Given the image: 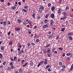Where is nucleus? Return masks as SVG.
Instances as JSON below:
<instances>
[{"label":"nucleus","mask_w":73,"mask_h":73,"mask_svg":"<svg viewBox=\"0 0 73 73\" xmlns=\"http://www.w3.org/2000/svg\"><path fill=\"white\" fill-rule=\"evenodd\" d=\"M65 24H66L67 25H68V21H66V22L65 23Z\"/></svg>","instance_id":"34"},{"label":"nucleus","mask_w":73,"mask_h":73,"mask_svg":"<svg viewBox=\"0 0 73 73\" xmlns=\"http://www.w3.org/2000/svg\"><path fill=\"white\" fill-rule=\"evenodd\" d=\"M12 42H13L12 41H10L9 42V45H12Z\"/></svg>","instance_id":"25"},{"label":"nucleus","mask_w":73,"mask_h":73,"mask_svg":"<svg viewBox=\"0 0 73 73\" xmlns=\"http://www.w3.org/2000/svg\"><path fill=\"white\" fill-rule=\"evenodd\" d=\"M50 16L51 18H52V19H54V18L55 17V16H54V14H51L50 15Z\"/></svg>","instance_id":"2"},{"label":"nucleus","mask_w":73,"mask_h":73,"mask_svg":"<svg viewBox=\"0 0 73 73\" xmlns=\"http://www.w3.org/2000/svg\"><path fill=\"white\" fill-rule=\"evenodd\" d=\"M50 49H48L47 51V53H49V52H50Z\"/></svg>","instance_id":"48"},{"label":"nucleus","mask_w":73,"mask_h":73,"mask_svg":"<svg viewBox=\"0 0 73 73\" xmlns=\"http://www.w3.org/2000/svg\"><path fill=\"white\" fill-rule=\"evenodd\" d=\"M3 55L1 54L0 53V58H3Z\"/></svg>","instance_id":"21"},{"label":"nucleus","mask_w":73,"mask_h":73,"mask_svg":"<svg viewBox=\"0 0 73 73\" xmlns=\"http://www.w3.org/2000/svg\"><path fill=\"white\" fill-rule=\"evenodd\" d=\"M49 16V14H46L45 16V18H47Z\"/></svg>","instance_id":"33"},{"label":"nucleus","mask_w":73,"mask_h":73,"mask_svg":"<svg viewBox=\"0 0 73 73\" xmlns=\"http://www.w3.org/2000/svg\"><path fill=\"white\" fill-rule=\"evenodd\" d=\"M37 28V27L36 26H35L34 27V29H36Z\"/></svg>","instance_id":"58"},{"label":"nucleus","mask_w":73,"mask_h":73,"mask_svg":"<svg viewBox=\"0 0 73 73\" xmlns=\"http://www.w3.org/2000/svg\"><path fill=\"white\" fill-rule=\"evenodd\" d=\"M35 14L34 13L32 15V17H33V18H35Z\"/></svg>","instance_id":"23"},{"label":"nucleus","mask_w":73,"mask_h":73,"mask_svg":"<svg viewBox=\"0 0 73 73\" xmlns=\"http://www.w3.org/2000/svg\"><path fill=\"white\" fill-rule=\"evenodd\" d=\"M58 49L59 50H60L62 51V48H59Z\"/></svg>","instance_id":"36"},{"label":"nucleus","mask_w":73,"mask_h":73,"mask_svg":"<svg viewBox=\"0 0 73 73\" xmlns=\"http://www.w3.org/2000/svg\"><path fill=\"white\" fill-rule=\"evenodd\" d=\"M3 25H4L5 26L6 25H7V24L6 23V22H3Z\"/></svg>","instance_id":"30"},{"label":"nucleus","mask_w":73,"mask_h":73,"mask_svg":"<svg viewBox=\"0 0 73 73\" xmlns=\"http://www.w3.org/2000/svg\"><path fill=\"white\" fill-rule=\"evenodd\" d=\"M68 39L70 40H73V38L71 36H68Z\"/></svg>","instance_id":"7"},{"label":"nucleus","mask_w":73,"mask_h":73,"mask_svg":"<svg viewBox=\"0 0 73 73\" xmlns=\"http://www.w3.org/2000/svg\"><path fill=\"white\" fill-rule=\"evenodd\" d=\"M4 0H1V3H4Z\"/></svg>","instance_id":"62"},{"label":"nucleus","mask_w":73,"mask_h":73,"mask_svg":"<svg viewBox=\"0 0 73 73\" xmlns=\"http://www.w3.org/2000/svg\"><path fill=\"white\" fill-rule=\"evenodd\" d=\"M50 66V65L49 64H48L47 66H46V68H49V67Z\"/></svg>","instance_id":"47"},{"label":"nucleus","mask_w":73,"mask_h":73,"mask_svg":"<svg viewBox=\"0 0 73 73\" xmlns=\"http://www.w3.org/2000/svg\"><path fill=\"white\" fill-rule=\"evenodd\" d=\"M0 68L1 69H3L4 68V66H3V65H1L0 66Z\"/></svg>","instance_id":"24"},{"label":"nucleus","mask_w":73,"mask_h":73,"mask_svg":"<svg viewBox=\"0 0 73 73\" xmlns=\"http://www.w3.org/2000/svg\"><path fill=\"white\" fill-rule=\"evenodd\" d=\"M31 44L32 45H33V46L36 45V44H35L33 42H31Z\"/></svg>","instance_id":"29"},{"label":"nucleus","mask_w":73,"mask_h":73,"mask_svg":"<svg viewBox=\"0 0 73 73\" xmlns=\"http://www.w3.org/2000/svg\"><path fill=\"white\" fill-rule=\"evenodd\" d=\"M27 31L28 32H29L28 33V34H31V33H32V32L31 31H30V30H27Z\"/></svg>","instance_id":"17"},{"label":"nucleus","mask_w":73,"mask_h":73,"mask_svg":"<svg viewBox=\"0 0 73 73\" xmlns=\"http://www.w3.org/2000/svg\"><path fill=\"white\" fill-rule=\"evenodd\" d=\"M65 28H63L62 29V32H64L65 30Z\"/></svg>","instance_id":"35"},{"label":"nucleus","mask_w":73,"mask_h":73,"mask_svg":"<svg viewBox=\"0 0 73 73\" xmlns=\"http://www.w3.org/2000/svg\"><path fill=\"white\" fill-rule=\"evenodd\" d=\"M12 9H16V7L14 6L13 7H12Z\"/></svg>","instance_id":"22"},{"label":"nucleus","mask_w":73,"mask_h":73,"mask_svg":"<svg viewBox=\"0 0 73 73\" xmlns=\"http://www.w3.org/2000/svg\"><path fill=\"white\" fill-rule=\"evenodd\" d=\"M53 37V36L52 35H50V36H49L48 37V38H49L50 39H52V37Z\"/></svg>","instance_id":"26"},{"label":"nucleus","mask_w":73,"mask_h":73,"mask_svg":"<svg viewBox=\"0 0 73 73\" xmlns=\"http://www.w3.org/2000/svg\"><path fill=\"white\" fill-rule=\"evenodd\" d=\"M40 63L41 64H42L44 63V60H43V61H41Z\"/></svg>","instance_id":"55"},{"label":"nucleus","mask_w":73,"mask_h":73,"mask_svg":"<svg viewBox=\"0 0 73 73\" xmlns=\"http://www.w3.org/2000/svg\"><path fill=\"white\" fill-rule=\"evenodd\" d=\"M62 14L63 15H64V17H65V16H66V12H63L62 13Z\"/></svg>","instance_id":"11"},{"label":"nucleus","mask_w":73,"mask_h":73,"mask_svg":"<svg viewBox=\"0 0 73 73\" xmlns=\"http://www.w3.org/2000/svg\"><path fill=\"white\" fill-rule=\"evenodd\" d=\"M20 31V28L19 27H17L15 28L16 31Z\"/></svg>","instance_id":"4"},{"label":"nucleus","mask_w":73,"mask_h":73,"mask_svg":"<svg viewBox=\"0 0 73 73\" xmlns=\"http://www.w3.org/2000/svg\"><path fill=\"white\" fill-rule=\"evenodd\" d=\"M17 22L19 23H22V21L21 20H20V19H18L17 20Z\"/></svg>","instance_id":"8"},{"label":"nucleus","mask_w":73,"mask_h":73,"mask_svg":"<svg viewBox=\"0 0 73 73\" xmlns=\"http://www.w3.org/2000/svg\"><path fill=\"white\" fill-rule=\"evenodd\" d=\"M48 26H49L48 25H46L43 26V28H47V27H48Z\"/></svg>","instance_id":"6"},{"label":"nucleus","mask_w":73,"mask_h":73,"mask_svg":"<svg viewBox=\"0 0 73 73\" xmlns=\"http://www.w3.org/2000/svg\"><path fill=\"white\" fill-rule=\"evenodd\" d=\"M41 64H40V63L39 62V63L37 67L38 68V67H39V66L41 65Z\"/></svg>","instance_id":"41"},{"label":"nucleus","mask_w":73,"mask_h":73,"mask_svg":"<svg viewBox=\"0 0 73 73\" xmlns=\"http://www.w3.org/2000/svg\"><path fill=\"white\" fill-rule=\"evenodd\" d=\"M36 42H39V39H37L36 40Z\"/></svg>","instance_id":"28"},{"label":"nucleus","mask_w":73,"mask_h":73,"mask_svg":"<svg viewBox=\"0 0 73 73\" xmlns=\"http://www.w3.org/2000/svg\"><path fill=\"white\" fill-rule=\"evenodd\" d=\"M6 64V62H4L3 63V65H5Z\"/></svg>","instance_id":"52"},{"label":"nucleus","mask_w":73,"mask_h":73,"mask_svg":"<svg viewBox=\"0 0 73 73\" xmlns=\"http://www.w3.org/2000/svg\"><path fill=\"white\" fill-rule=\"evenodd\" d=\"M23 69H22V68H21L19 71V72H23Z\"/></svg>","instance_id":"14"},{"label":"nucleus","mask_w":73,"mask_h":73,"mask_svg":"<svg viewBox=\"0 0 73 73\" xmlns=\"http://www.w3.org/2000/svg\"><path fill=\"white\" fill-rule=\"evenodd\" d=\"M7 23L8 24H9V25H10V24H11V22H10V21H7Z\"/></svg>","instance_id":"32"},{"label":"nucleus","mask_w":73,"mask_h":73,"mask_svg":"<svg viewBox=\"0 0 73 73\" xmlns=\"http://www.w3.org/2000/svg\"><path fill=\"white\" fill-rule=\"evenodd\" d=\"M73 32H70V33H69L67 35V36H72V35H73Z\"/></svg>","instance_id":"5"},{"label":"nucleus","mask_w":73,"mask_h":73,"mask_svg":"<svg viewBox=\"0 0 73 73\" xmlns=\"http://www.w3.org/2000/svg\"><path fill=\"white\" fill-rule=\"evenodd\" d=\"M50 26L52 27V26H53V25H54V21L52 20H50Z\"/></svg>","instance_id":"1"},{"label":"nucleus","mask_w":73,"mask_h":73,"mask_svg":"<svg viewBox=\"0 0 73 73\" xmlns=\"http://www.w3.org/2000/svg\"><path fill=\"white\" fill-rule=\"evenodd\" d=\"M59 38H60L59 36L58 35L56 37V39L57 40H58V39H59Z\"/></svg>","instance_id":"37"},{"label":"nucleus","mask_w":73,"mask_h":73,"mask_svg":"<svg viewBox=\"0 0 73 73\" xmlns=\"http://www.w3.org/2000/svg\"><path fill=\"white\" fill-rule=\"evenodd\" d=\"M11 69H13V68H14V66H13V65H11Z\"/></svg>","instance_id":"39"},{"label":"nucleus","mask_w":73,"mask_h":73,"mask_svg":"<svg viewBox=\"0 0 73 73\" xmlns=\"http://www.w3.org/2000/svg\"><path fill=\"white\" fill-rule=\"evenodd\" d=\"M1 50H4V46H2L1 48Z\"/></svg>","instance_id":"13"},{"label":"nucleus","mask_w":73,"mask_h":73,"mask_svg":"<svg viewBox=\"0 0 73 73\" xmlns=\"http://www.w3.org/2000/svg\"><path fill=\"white\" fill-rule=\"evenodd\" d=\"M50 70H51V69H50V68H48V72H50Z\"/></svg>","instance_id":"61"},{"label":"nucleus","mask_w":73,"mask_h":73,"mask_svg":"<svg viewBox=\"0 0 73 73\" xmlns=\"http://www.w3.org/2000/svg\"><path fill=\"white\" fill-rule=\"evenodd\" d=\"M66 60H70V58L68 57L66 59Z\"/></svg>","instance_id":"60"},{"label":"nucleus","mask_w":73,"mask_h":73,"mask_svg":"<svg viewBox=\"0 0 73 73\" xmlns=\"http://www.w3.org/2000/svg\"><path fill=\"white\" fill-rule=\"evenodd\" d=\"M68 9H69V7H68V6H67L65 8L66 10H68Z\"/></svg>","instance_id":"31"},{"label":"nucleus","mask_w":73,"mask_h":73,"mask_svg":"<svg viewBox=\"0 0 73 73\" xmlns=\"http://www.w3.org/2000/svg\"><path fill=\"white\" fill-rule=\"evenodd\" d=\"M30 45H31V44L30 43H29V42L28 43V45H27L28 46H29Z\"/></svg>","instance_id":"43"},{"label":"nucleus","mask_w":73,"mask_h":73,"mask_svg":"<svg viewBox=\"0 0 73 73\" xmlns=\"http://www.w3.org/2000/svg\"><path fill=\"white\" fill-rule=\"evenodd\" d=\"M48 7H50V6H51V3H49L48 4Z\"/></svg>","instance_id":"40"},{"label":"nucleus","mask_w":73,"mask_h":73,"mask_svg":"<svg viewBox=\"0 0 73 73\" xmlns=\"http://www.w3.org/2000/svg\"><path fill=\"white\" fill-rule=\"evenodd\" d=\"M18 4L19 5H21V2H18Z\"/></svg>","instance_id":"59"},{"label":"nucleus","mask_w":73,"mask_h":73,"mask_svg":"<svg viewBox=\"0 0 73 73\" xmlns=\"http://www.w3.org/2000/svg\"><path fill=\"white\" fill-rule=\"evenodd\" d=\"M10 34H11V31H9V32H8L7 33V35H8V36H9Z\"/></svg>","instance_id":"38"},{"label":"nucleus","mask_w":73,"mask_h":73,"mask_svg":"<svg viewBox=\"0 0 73 73\" xmlns=\"http://www.w3.org/2000/svg\"><path fill=\"white\" fill-rule=\"evenodd\" d=\"M50 46V44H48L46 45V46H45V47H49V46Z\"/></svg>","instance_id":"16"},{"label":"nucleus","mask_w":73,"mask_h":73,"mask_svg":"<svg viewBox=\"0 0 73 73\" xmlns=\"http://www.w3.org/2000/svg\"><path fill=\"white\" fill-rule=\"evenodd\" d=\"M30 64L31 66H33V62L32 61H30Z\"/></svg>","instance_id":"9"},{"label":"nucleus","mask_w":73,"mask_h":73,"mask_svg":"<svg viewBox=\"0 0 73 73\" xmlns=\"http://www.w3.org/2000/svg\"><path fill=\"white\" fill-rule=\"evenodd\" d=\"M71 53H67L66 54V56H69L71 55Z\"/></svg>","instance_id":"20"},{"label":"nucleus","mask_w":73,"mask_h":73,"mask_svg":"<svg viewBox=\"0 0 73 73\" xmlns=\"http://www.w3.org/2000/svg\"><path fill=\"white\" fill-rule=\"evenodd\" d=\"M60 20H64V19H65V18H64V17L61 18H60Z\"/></svg>","instance_id":"53"},{"label":"nucleus","mask_w":73,"mask_h":73,"mask_svg":"<svg viewBox=\"0 0 73 73\" xmlns=\"http://www.w3.org/2000/svg\"><path fill=\"white\" fill-rule=\"evenodd\" d=\"M59 65H62V62H60L59 63Z\"/></svg>","instance_id":"45"},{"label":"nucleus","mask_w":73,"mask_h":73,"mask_svg":"<svg viewBox=\"0 0 73 73\" xmlns=\"http://www.w3.org/2000/svg\"><path fill=\"white\" fill-rule=\"evenodd\" d=\"M28 23L29 24H32V22L31 21H29L28 22Z\"/></svg>","instance_id":"42"},{"label":"nucleus","mask_w":73,"mask_h":73,"mask_svg":"<svg viewBox=\"0 0 73 73\" xmlns=\"http://www.w3.org/2000/svg\"><path fill=\"white\" fill-rule=\"evenodd\" d=\"M44 63L45 65H46V64H48V62H45V61H44Z\"/></svg>","instance_id":"57"},{"label":"nucleus","mask_w":73,"mask_h":73,"mask_svg":"<svg viewBox=\"0 0 73 73\" xmlns=\"http://www.w3.org/2000/svg\"><path fill=\"white\" fill-rule=\"evenodd\" d=\"M18 52L19 53V54H21V51H19Z\"/></svg>","instance_id":"54"},{"label":"nucleus","mask_w":73,"mask_h":73,"mask_svg":"<svg viewBox=\"0 0 73 73\" xmlns=\"http://www.w3.org/2000/svg\"><path fill=\"white\" fill-rule=\"evenodd\" d=\"M65 56V53H63L62 54V56H63V57H64Z\"/></svg>","instance_id":"50"},{"label":"nucleus","mask_w":73,"mask_h":73,"mask_svg":"<svg viewBox=\"0 0 73 73\" xmlns=\"http://www.w3.org/2000/svg\"><path fill=\"white\" fill-rule=\"evenodd\" d=\"M55 9V7H54V6H53L51 7V10L52 11H53L54 10V9Z\"/></svg>","instance_id":"10"},{"label":"nucleus","mask_w":73,"mask_h":73,"mask_svg":"<svg viewBox=\"0 0 73 73\" xmlns=\"http://www.w3.org/2000/svg\"><path fill=\"white\" fill-rule=\"evenodd\" d=\"M48 21V20L46 19L44 20V22L45 23H47V22Z\"/></svg>","instance_id":"46"},{"label":"nucleus","mask_w":73,"mask_h":73,"mask_svg":"<svg viewBox=\"0 0 73 73\" xmlns=\"http://www.w3.org/2000/svg\"><path fill=\"white\" fill-rule=\"evenodd\" d=\"M62 72H64L65 71V69L63 68L61 69Z\"/></svg>","instance_id":"49"},{"label":"nucleus","mask_w":73,"mask_h":73,"mask_svg":"<svg viewBox=\"0 0 73 73\" xmlns=\"http://www.w3.org/2000/svg\"><path fill=\"white\" fill-rule=\"evenodd\" d=\"M24 8V9H27L28 8V6L27 5L25 6Z\"/></svg>","instance_id":"27"},{"label":"nucleus","mask_w":73,"mask_h":73,"mask_svg":"<svg viewBox=\"0 0 73 73\" xmlns=\"http://www.w3.org/2000/svg\"><path fill=\"white\" fill-rule=\"evenodd\" d=\"M22 11H23L24 12H27V10L25 9H23L22 10Z\"/></svg>","instance_id":"12"},{"label":"nucleus","mask_w":73,"mask_h":73,"mask_svg":"<svg viewBox=\"0 0 73 73\" xmlns=\"http://www.w3.org/2000/svg\"><path fill=\"white\" fill-rule=\"evenodd\" d=\"M24 53V50H21V53Z\"/></svg>","instance_id":"44"},{"label":"nucleus","mask_w":73,"mask_h":73,"mask_svg":"<svg viewBox=\"0 0 73 73\" xmlns=\"http://www.w3.org/2000/svg\"><path fill=\"white\" fill-rule=\"evenodd\" d=\"M28 64V62H26L25 64L23 66V67H25V66H26Z\"/></svg>","instance_id":"15"},{"label":"nucleus","mask_w":73,"mask_h":73,"mask_svg":"<svg viewBox=\"0 0 73 73\" xmlns=\"http://www.w3.org/2000/svg\"><path fill=\"white\" fill-rule=\"evenodd\" d=\"M17 60H18V62H20V61H21L20 59H18Z\"/></svg>","instance_id":"64"},{"label":"nucleus","mask_w":73,"mask_h":73,"mask_svg":"<svg viewBox=\"0 0 73 73\" xmlns=\"http://www.w3.org/2000/svg\"><path fill=\"white\" fill-rule=\"evenodd\" d=\"M62 68H65V65H63L62 66Z\"/></svg>","instance_id":"56"},{"label":"nucleus","mask_w":73,"mask_h":73,"mask_svg":"<svg viewBox=\"0 0 73 73\" xmlns=\"http://www.w3.org/2000/svg\"><path fill=\"white\" fill-rule=\"evenodd\" d=\"M50 55H51V54H48V57H50Z\"/></svg>","instance_id":"51"},{"label":"nucleus","mask_w":73,"mask_h":73,"mask_svg":"<svg viewBox=\"0 0 73 73\" xmlns=\"http://www.w3.org/2000/svg\"><path fill=\"white\" fill-rule=\"evenodd\" d=\"M7 70L8 71H11V68L10 67H8L7 68Z\"/></svg>","instance_id":"19"},{"label":"nucleus","mask_w":73,"mask_h":73,"mask_svg":"<svg viewBox=\"0 0 73 73\" xmlns=\"http://www.w3.org/2000/svg\"><path fill=\"white\" fill-rule=\"evenodd\" d=\"M14 61H17V57H16V56H14Z\"/></svg>","instance_id":"18"},{"label":"nucleus","mask_w":73,"mask_h":73,"mask_svg":"<svg viewBox=\"0 0 73 73\" xmlns=\"http://www.w3.org/2000/svg\"><path fill=\"white\" fill-rule=\"evenodd\" d=\"M39 9L41 11H44V7L43 6H41L39 8Z\"/></svg>","instance_id":"3"},{"label":"nucleus","mask_w":73,"mask_h":73,"mask_svg":"<svg viewBox=\"0 0 73 73\" xmlns=\"http://www.w3.org/2000/svg\"><path fill=\"white\" fill-rule=\"evenodd\" d=\"M73 68L72 67H71V68L70 69V70H73Z\"/></svg>","instance_id":"63"}]
</instances>
